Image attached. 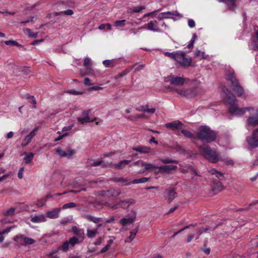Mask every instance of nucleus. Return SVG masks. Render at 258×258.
Segmentation results:
<instances>
[{"instance_id": "1", "label": "nucleus", "mask_w": 258, "mask_h": 258, "mask_svg": "<svg viewBox=\"0 0 258 258\" xmlns=\"http://www.w3.org/2000/svg\"><path fill=\"white\" fill-rule=\"evenodd\" d=\"M223 92V101L225 104L229 105V112L233 115H242L246 111H252L247 118V123L253 126H258V109L254 110L252 107L245 108L238 107V101L234 95L225 86L222 88Z\"/></svg>"}, {"instance_id": "2", "label": "nucleus", "mask_w": 258, "mask_h": 258, "mask_svg": "<svg viewBox=\"0 0 258 258\" xmlns=\"http://www.w3.org/2000/svg\"><path fill=\"white\" fill-rule=\"evenodd\" d=\"M217 135L214 131L212 130L208 126L205 125L199 128L197 136L203 141L211 143L215 141Z\"/></svg>"}, {"instance_id": "3", "label": "nucleus", "mask_w": 258, "mask_h": 258, "mask_svg": "<svg viewBox=\"0 0 258 258\" xmlns=\"http://www.w3.org/2000/svg\"><path fill=\"white\" fill-rule=\"evenodd\" d=\"M201 154L212 163H217L220 160L218 153L212 149L208 145H203L200 147Z\"/></svg>"}, {"instance_id": "4", "label": "nucleus", "mask_w": 258, "mask_h": 258, "mask_svg": "<svg viewBox=\"0 0 258 258\" xmlns=\"http://www.w3.org/2000/svg\"><path fill=\"white\" fill-rule=\"evenodd\" d=\"M227 80L230 81L231 87L238 96H241L244 94V90L240 85L238 80L233 72H229L226 74Z\"/></svg>"}, {"instance_id": "5", "label": "nucleus", "mask_w": 258, "mask_h": 258, "mask_svg": "<svg viewBox=\"0 0 258 258\" xmlns=\"http://www.w3.org/2000/svg\"><path fill=\"white\" fill-rule=\"evenodd\" d=\"M135 203L134 200L130 199L128 200H121L115 204H111L106 203L105 205L112 210H116L119 208L123 209H127L130 205L134 204Z\"/></svg>"}, {"instance_id": "6", "label": "nucleus", "mask_w": 258, "mask_h": 258, "mask_svg": "<svg viewBox=\"0 0 258 258\" xmlns=\"http://www.w3.org/2000/svg\"><path fill=\"white\" fill-rule=\"evenodd\" d=\"M175 60L181 66L184 67H189L191 63V58L186 57L184 52H176Z\"/></svg>"}, {"instance_id": "7", "label": "nucleus", "mask_w": 258, "mask_h": 258, "mask_svg": "<svg viewBox=\"0 0 258 258\" xmlns=\"http://www.w3.org/2000/svg\"><path fill=\"white\" fill-rule=\"evenodd\" d=\"M121 193L119 189H115L110 188L107 190H101L99 192V195L101 196L107 198L108 199L116 198Z\"/></svg>"}, {"instance_id": "8", "label": "nucleus", "mask_w": 258, "mask_h": 258, "mask_svg": "<svg viewBox=\"0 0 258 258\" xmlns=\"http://www.w3.org/2000/svg\"><path fill=\"white\" fill-rule=\"evenodd\" d=\"M79 242V239L76 237H73L71 238L69 240H67L63 243L60 247H58L57 249L58 250L62 249L64 252L68 251L69 246H74Z\"/></svg>"}, {"instance_id": "9", "label": "nucleus", "mask_w": 258, "mask_h": 258, "mask_svg": "<svg viewBox=\"0 0 258 258\" xmlns=\"http://www.w3.org/2000/svg\"><path fill=\"white\" fill-rule=\"evenodd\" d=\"M165 82H170L171 84L176 86H182L185 82L184 78L181 77H175L173 75H170L166 78Z\"/></svg>"}, {"instance_id": "10", "label": "nucleus", "mask_w": 258, "mask_h": 258, "mask_svg": "<svg viewBox=\"0 0 258 258\" xmlns=\"http://www.w3.org/2000/svg\"><path fill=\"white\" fill-rule=\"evenodd\" d=\"M91 112V110L88 109L83 111L80 117L77 118L78 121L81 123L83 124L84 123H89L94 121V119L91 118L89 114Z\"/></svg>"}, {"instance_id": "11", "label": "nucleus", "mask_w": 258, "mask_h": 258, "mask_svg": "<svg viewBox=\"0 0 258 258\" xmlns=\"http://www.w3.org/2000/svg\"><path fill=\"white\" fill-rule=\"evenodd\" d=\"M160 22L157 20L150 21L148 23L146 24L148 30L157 32H162V30L160 28L159 25Z\"/></svg>"}, {"instance_id": "12", "label": "nucleus", "mask_w": 258, "mask_h": 258, "mask_svg": "<svg viewBox=\"0 0 258 258\" xmlns=\"http://www.w3.org/2000/svg\"><path fill=\"white\" fill-rule=\"evenodd\" d=\"M177 167L173 165H163L161 166H158V171H156V173H161L162 174L171 173V171L177 169Z\"/></svg>"}, {"instance_id": "13", "label": "nucleus", "mask_w": 258, "mask_h": 258, "mask_svg": "<svg viewBox=\"0 0 258 258\" xmlns=\"http://www.w3.org/2000/svg\"><path fill=\"white\" fill-rule=\"evenodd\" d=\"M56 5L63 8H73L75 6V3L73 0H58L56 3Z\"/></svg>"}, {"instance_id": "14", "label": "nucleus", "mask_w": 258, "mask_h": 258, "mask_svg": "<svg viewBox=\"0 0 258 258\" xmlns=\"http://www.w3.org/2000/svg\"><path fill=\"white\" fill-rule=\"evenodd\" d=\"M165 127L171 128L173 131L180 130L183 126L182 123L178 120L165 124Z\"/></svg>"}, {"instance_id": "15", "label": "nucleus", "mask_w": 258, "mask_h": 258, "mask_svg": "<svg viewBox=\"0 0 258 258\" xmlns=\"http://www.w3.org/2000/svg\"><path fill=\"white\" fill-rule=\"evenodd\" d=\"M18 238H23L24 242L23 245H31L35 243V240L32 238L25 236L23 235H17L14 236L13 239L16 242H18Z\"/></svg>"}, {"instance_id": "16", "label": "nucleus", "mask_w": 258, "mask_h": 258, "mask_svg": "<svg viewBox=\"0 0 258 258\" xmlns=\"http://www.w3.org/2000/svg\"><path fill=\"white\" fill-rule=\"evenodd\" d=\"M165 199L167 200L168 203H170L177 195L175 191L171 187L167 189Z\"/></svg>"}, {"instance_id": "17", "label": "nucleus", "mask_w": 258, "mask_h": 258, "mask_svg": "<svg viewBox=\"0 0 258 258\" xmlns=\"http://www.w3.org/2000/svg\"><path fill=\"white\" fill-rule=\"evenodd\" d=\"M60 208H54L46 213L47 217L50 219H56L59 217Z\"/></svg>"}, {"instance_id": "18", "label": "nucleus", "mask_w": 258, "mask_h": 258, "mask_svg": "<svg viewBox=\"0 0 258 258\" xmlns=\"http://www.w3.org/2000/svg\"><path fill=\"white\" fill-rule=\"evenodd\" d=\"M246 141L250 147L254 148L258 147V139L254 136L247 137Z\"/></svg>"}, {"instance_id": "19", "label": "nucleus", "mask_w": 258, "mask_h": 258, "mask_svg": "<svg viewBox=\"0 0 258 258\" xmlns=\"http://www.w3.org/2000/svg\"><path fill=\"white\" fill-rule=\"evenodd\" d=\"M186 97L192 98L197 96L199 93V91L196 87H191L186 89Z\"/></svg>"}, {"instance_id": "20", "label": "nucleus", "mask_w": 258, "mask_h": 258, "mask_svg": "<svg viewBox=\"0 0 258 258\" xmlns=\"http://www.w3.org/2000/svg\"><path fill=\"white\" fill-rule=\"evenodd\" d=\"M46 221V217L43 214L35 215L34 216H32L31 218V221L34 223L44 222Z\"/></svg>"}, {"instance_id": "21", "label": "nucleus", "mask_w": 258, "mask_h": 258, "mask_svg": "<svg viewBox=\"0 0 258 258\" xmlns=\"http://www.w3.org/2000/svg\"><path fill=\"white\" fill-rule=\"evenodd\" d=\"M72 231L76 235L81 238L82 240L84 239L85 234L83 229L79 228L77 226H73L72 228Z\"/></svg>"}, {"instance_id": "22", "label": "nucleus", "mask_w": 258, "mask_h": 258, "mask_svg": "<svg viewBox=\"0 0 258 258\" xmlns=\"http://www.w3.org/2000/svg\"><path fill=\"white\" fill-rule=\"evenodd\" d=\"M136 218V214H134L131 217L128 218H123L120 220V223L123 226H125L127 224H130L132 223Z\"/></svg>"}, {"instance_id": "23", "label": "nucleus", "mask_w": 258, "mask_h": 258, "mask_svg": "<svg viewBox=\"0 0 258 258\" xmlns=\"http://www.w3.org/2000/svg\"><path fill=\"white\" fill-rule=\"evenodd\" d=\"M134 151L140 152V153H149L151 151V148L147 146H140L132 148Z\"/></svg>"}, {"instance_id": "24", "label": "nucleus", "mask_w": 258, "mask_h": 258, "mask_svg": "<svg viewBox=\"0 0 258 258\" xmlns=\"http://www.w3.org/2000/svg\"><path fill=\"white\" fill-rule=\"evenodd\" d=\"M131 162V160H123L120 161L118 163L113 164V167L116 169H122L126 165H128Z\"/></svg>"}, {"instance_id": "25", "label": "nucleus", "mask_w": 258, "mask_h": 258, "mask_svg": "<svg viewBox=\"0 0 258 258\" xmlns=\"http://www.w3.org/2000/svg\"><path fill=\"white\" fill-rule=\"evenodd\" d=\"M163 14H164L163 16H167V17H165V19H173L175 20V18L173 17V16H176L178 17L179 18H182V16L178 13L177 11L175 12H163Z\"/></svg>"}, {"instance_id": "26", "label": "nucleus", "mask_w": 258, "mask_h": 258, "mask_svg": "<svg viewBox=\"0 0 258 258\" xmlns=\"http://www.w3.org/2000/svg\"><path fill=\"white\" fill-rule=\"evenodd\" d=\"M137 64V63H135L134 64L130 66V67L126 68L125 70H124L121 73L118 74L115 77V80H117L118 78L122 77L126 75Z\"/></svg>"}, {"instance_id": "27", "label": "nucleus", "mask_w": 258, "mask_h": 258, "mask_svg": "<svg viewBox=\"0 0 258 258\" xmlns=\"http://www.w3.org/2000/svg\"><path fill=\"white\" fill-rule=\"evenodd\" d=\"M156 168L158 169V166H156L154 164L146 162L144 169L140 170L139 173H144L145 171L154 170Z\"/></svg>"}, {"instance_id": "28", "label": "nucleus", "mask_w": 258, "mask_h": 258, "mask_svg": "<svg viewBox=\"0 0 258 258\" xmlns=\"http://www.w3.org/2000/svg\"><path fill=\"white\" fill-rule=\"evenodd\" d=\"M33 133H30L29 135H28L24 139V140L23 141L21 146L22 147H26L27 145H28L31 141L32 139L34 137L33 136Z\"/></svg>"}, {"instance_id": "29", "label": "nucleus", "mask_w": 258, "mask_h": 258, "mask_svg": "<svg viewBox=\"0 0 258 258\" xmlns=\"http://www.w3.org/2000/svg\"><path fill=\"white\" fill-rule=\"evenodd\" d=\"M251 46L252 49L258 51V29L255 33V36L253 37Z\"/></svg>"}, {"instance_id": "30", "label": "nucleus", "mask_w": 258, "mask_h": 258, "mask_svg": "<svg viewBox=\"0 0 258 258\" xmlns=\"http://www.w3.org/2000/svg\"><path fill=\"white\" fill-rule=\"evenodd\" d=\"M219 2L224 3L226 4L229 9L234 8L235 6L236 0H218Z\"/></svg>"}, {"instance_id": "31", "label": "nucleus", "mask_w": 258, "mask_h": 258, "mask_svg": "<svg viewBox=\"0 0 258 258\" xmlns=\"http://www.w3.org/2000/svg\"><path fill=\"white\" fill-rule=\"evenodd\" d=\"M85 218L88 220H89L90 221H92L95 223H98L99 222H100L101 220V218L96 217H94V216H93L91 215H89V214L86 215L85 216Z\"/></svg>"}, {"instance_id": "32", "label": "nucleus", "mask_w": 258, "mask_h": 258, "mask_svg": "<svg viewBox=\"0 0 258 258\" xmlns=\"http://www.w3.org/2000/svg\"><path fill=\"white\" fill-rule=\"evenodd\" d=\"M15 211L16 209L12 207L7 210L4 211L3 212V215L7 217L13 216L15 214Z\"/></svg>"}, {"instance_id": "33", "label": "nucleus", "mask_w": 258, "mask_h": 258, "mask_svg": "<svg viewBox=\"0 0 258 258\" xmlns=\"http://www.w3.org/2000/svg\"><path fill=\"white\" fill-rule=\"evenodd\" d=\"M181 133L186 137L191 139H195L197 138V136H195L194 134H192L191 132L185 130H182L181 131Z\"/></svg>"}, {"instance_id": "34", "label": "nucleus", "mask_w": 258, "mask_h": 258, "mask_svg": "<svg viewBox=\"0 0 258 258\" xmlns=\"http://www.w3.org/2000/svg\"><path fill=\"white\" fill-rule=\"evenodd\" d=\"M145 7L142 6H138L134 7L129 9V12L131 13H139L143 9H145Z\"/></svg>"}, {"instance_id": "35", "label": "nucleus", "mask_w": 258, "mask_h": 258, "mask_svg": "<svg viewBox=\"0 0 258 258\" xmlns=\"http://www.w3.org/2000/svg\"><path fill=\"white\" fill-rule=\"evenodd\" d=\"M34 156V154L32 153H29L27 154L24 158V162L26 164L30 163L32 161Z\"/></svg>"}, {"instance_id": "36", "label": "nucleus", "mask_w": 258, "mask_h": 258, "mask_svg": "<svg viewBox=\"0 0 258 258\" xmlns=\"http://www.w3.org/2000/svg\"><path fill=\"white\" fill-rule=\"evenodd\" d=\"M149 180L148 177H142L140 179H136L131 181V183L133 184H138L141 183L146 182Z\"/></svg>"}, {"instance_id": "37", "label": "nucleus", "mask_w": 258, "mask_h": 258, "mask_svg": "<svg viewBox=\"0 0 258 258\" xmlns=\"http://www.w3.org/2000/svg\"><path fill=\"white\" fill-rule=\"evenodd\" d=\"M114 181L118 182H121L123 183L124 185H130L131 184V182H128L127 179L126 178H124L123 177H117L114 179Z\"/></svg>"}, {"instance_id": "38", "label": "nucleus", "mask_w": 258, "mask_h": 258, "mask_svg": "<svg viewBox=\"0 0 258 258\" xmlns=\"http://www.w3.org/2000/svg\"><path fill=\"white\" fill-rule=\"evenodd\" d=\"M161 162L164 164H168V163H175L177 164L178 163V161L175 160H173L170 158H165V159H161L160 160Z\"/></svg>"}, {"instance_id": "39", "label": "nucleus", "mask_w": 258, "mask_h": 258, "mask_svg": "<svg viewBox=\"0 0 258 258\" xmlns=\"http://www.w3.org/2000/svg\"><path fill=\"white\" fill-rule=\"evenodd\" d=\"M195 55L196 56H201L203 59H206L208 58V55L205 54L204 52H202L200 50H197L195 52Z\"/></svg>"}, {"instance_id": "40", "label": "nucleus", "mask_w": 258, "mask_h": 258, "mask_svg": "<svg viewBox=\"0 0 258 258\" xmlns=\"http://www.w3.org/2000/svg\"><path fill=\"white\" fill-rule=\"evenodd\" d=\"M97 233V230H93L91 229H87V235L89 238L94 237Z\"/></svg>"}, {"instance_id": "41", "label": "nucleus", "mask_w": 258, "mask_h": 258, "mask_svg": "<svg viewBox=\"0 0 258 258\" xmlns=\"http://www.w3.org/2000/svg\"><path fill=\"white\" fill-rule=\"evenodd\" d=\"M76 206H77V204L76 203H75L74 202H70V203L64 204L62 206V208L63 209L73 208L76 207Z\"/></svg>"}, {"instance_id": "42", "label": "nucleus", "mask_w": 258, "mask_h": 258, "mask_svg": "<svg viewBox=\"0 0 258 258\" xmlns=\"http://www.w3.org/2000/svg\"><path fill=\"white\" fill-rule=\"evenodd\" d=\"M56 152L61 157H65L67 156V152L65 151L60 149V148H56L55 149Z\"/></svg>"}, {"instance_id": "43", "label": "nucleus", "mask_w": 258, "mask_h": 258, "mask_svg": "<svg viewBox=\"0 0 258 258\" xmlns=\"http://www.w3.org/2000/svg\"><path fill=\"white\" fill-rule=\"evenodd\" d=\"M174 91L181 96L186 97V89H176Z\"/></svg>"}, {"instance_id": "44", "label": "nucleus", "mask_w": 258, "mask_h": 258, "mask_svg": "<svg viewBox=\"0 0 258 258\" xmlns=\"http://www.w3.org/2000/svg\"><path fill=\"white\" fill-rule=\"evenodd\" d=\"M25 32L28 33L30 37L36 38L38 36V32H32L31 29L29 28H26L25 29Z\"/></svg>"}, {"instance_id": "45", "label": "nucleus", "mask_w": 258, "mask_h": 258, "mask_svg": "<svg viewBox=\"0 0 258 258\" xmlns=\"http://www.w3.org/2000/svg\"><path fill=\"white\" fill-rule=\"evenodd\" d=\"M5 43L7 45L11 46H18L19 43L16 41L14 40H7L5 42Z\"/></svg>"}, {"instance_id": "46", "label": "nucleus", "mask_w": 258, "mask_h": 258, "mask_svg": "<svg viewBox=\"0 0 258 258\" xmlns=\"http://www.w3.org/2000/svg\"><path fill=\"white\" fill-rule=\"evenodd\" d=\"M219 161H221L223 162H224L226 165H233V161L231 160H229L227 158H222L220 157Z\"/></svg>"}, {"instance_id": "47", "label": "nucleus", "mask_w": 258, "mask_h": 258, "mask_svg": "<svg viewBox=\"0 0 258 258\" xmlns=\"http://www.w3.org/2000/svg\"><path fill=\"white\" fill-rule=\"evenodd\" d=\"M46 202V199H41L40 200H38L37 202L36 203V205L38 207H42Z\"/></svg>"}, {"instance_id": "48", "label": "nucleus", "mask_w": 258, "mask_h": 258, "mask_svg": "<svg viewBox=\"0 0 258 258\" xmlns=\"http://www.w3.org/2000/svg\"><path fill=\"white\" fill-rule=\"evenodd\" d=\"M164 54L166 56H168L174 59H175L176 55V52H165Z\"/></svg>"}, {"instance_id": "49", "label": "nucleus", "mask_w": 258, "mask_h": 258, "mask_svg": "<svg viewBox=\"0 0 258 258\" xmlns=\"http://www.w3.org/2000/svg\"><path fill=\"white\" fill-rule=\"evenodd\" d=\"M137 64L134 67L135 72H139L142 70L145 67V64H139L137 63Z\"/></svg>"}, {"instance_id": "50", "label": "nucleus", "mask_w": 258, "mask_h": 258, "mask_svg": "<svg viewBox=\"0 0 258 258\" xmlns=\"http://www.w3.org/2000/svg\"><path fill=\"white\" fill-rule=\"evenodd\" d=\"M58 250L57 249L56 250H53L49 253L47 254V255L50 257V258H59L58 256L55 255Z\"/></svg>"}, {"instance_id": "51", "label": "nucleus", "mask_w": 258, "mask_h": 258, "mask_svg": "<svg viewBox=\"0 0 258 258\" xmlns=\"http://www.w3.org/2000/svg\"><path fill=\"white\" fill-rule=\"evenodd\" d=\"M208 229H209L208 228H202L199 229L198 231V236L196 237V239H198L202 233L206 232Z\"/></svg>"}, {"instance_id": "52", "label": "nucleus", "mask_w": 258, "mask_h": 258, "mask_svg": "<svg viewBox=\"0 0 258 258\" xmlns=\"http://www.w3.org/2000/svg\"><path fill=\"white\" fill-rule=\"evenodd\" d=\"M68 93L70 94L74 95H77L83 94L84 92L82 91H77L75 90H69L68 91Z\"/></svg>"}, {"instance_id": "53", "label": "nucleus", "mask_w": 258, "mask_h": 258, "mask_svg": "<svg viewBox=\"0 0 258 258\" xmlns=\"http://www.w3.org/2000/svg\"><path fill=\"white\" fill-rule=\"evenodd\" d=\"M125 20L116 21L114 22V26H123L125 25Z\"/></svg>"}, {"instance_id": "54", "label": "nucleus", "mask_w": 258, "mask_h": 258, "mask_svg": "<svg viewBox=\"0 0 258 258\" xmlns=\"http://www.w3.org/2000/svg\"><path fill=\"white\" fill-rule=\"evenodd\" d=\"M91 64V60L89 57H86L84 60V66L85 67L90 66Z\"/></svg>"}, {"instance_id": "55", "label": "nucleus", "mask_w": 258, "mask_h": 258, "mask_svg": "<svg viewBox=\"0 0 258 258\" xmlns=\"http://www.w3.org/2000/svg\"><path fill=\"white\" fill-rule=\"evenodd\" d=\"M61 13H63L67 16H71L74 14V11L72 10L69 9L63 11H61Z\"/></svg>"}, {"instance_id": "56", "label": "nucleus", "mask_w": 258, "mask_h": 258, "mask_svg": "<svg viewBox=\"0 0 258 258\" xmlns=\"http://www.w3.org/2000/svg\"><path fill=\"white\" fill-rule=\"evenodd\" d=\"M15 226L10 227L2 231H0V235H3V234H8L9 232H10L11 229H12Z\"/></svg>"}, {"instance_id": "57", "label": "nucleus", "mask_w": 258, "mask_h": 258, "mask_svg": "<svg viewBox=\"0 0 258 258\" xmlns=\"http://www.w3.org/2000/svg\"><path fill=\"white\" fill-rule=\"evenodd\" d=\"M30 100L29 101L30 103L33 104V108H36V100L34 96H29Z\"/></svg>"}, {"instance_id": "58", "label": "nucleus", "mask_w": 258, "mask_h": 258, "mask_svg": "<svg viewBox=\"0 0 258 258\" xmlns=\"http://www.w3.org/2000/svg\"><path fill=\"white\" fill-rule=\"evenodd\" d=\"M102 89V88L100 86H94L91 87H90L88 89V91H92L93 90L98 91V90H101Z\"/></svg>"}, {"instance_id": "59", "label": "nucleus", "mask_w": 258, "mask_h": 258, "mask_svg": "<svg viewBox=\"0 0 258 258\" xmlns=\"http://www.w3.org/2000/svg\"><path fill=\"white\" fill-rule=\"evenodd\" d=\"M24 171V168L21 167L19 169L18 173V177L20 179H22L23 177V172Z\"/></svg>"}, {"instance_id": "60", "label": "nucleus", "mask_w": 258, "mask_h": 258, "mask_svg": "<svg viewBox=\"0 0 258 258\" xmlns=\"http://www.w3.org/2000/svg\"><path fill=\"white\" fill-rule=\"evenodd\" d=\"M102 160H98V161H93L92 163L90 164V166L92 167L97 166L101 165L102 164Z\"/></svg>"}, {"instance_id": "61", "label": "nucleus", "mask_w": 258, "mask_h": 258, "mask_svg": "<svg viewBox=\"0 0 258 258\" xmlns=\"http://www.w3.org/2000/svg\"><path fill=\"white\" fill-rule=\"evenodd\" d=\"M112 60L109 59H106L103 61V64L105 67H109L110 64H111L112 63Z\"/></svg>"}, {"instance_id": "62", "label": "nucleus", "mask_w": 258, "mask_h": 258, "mask_svg": "<svg viewBox=\"0 0 258 258\" xmlns=\"http://www.w3.org/2000/svg\"><path fill=\"white\" fill-rule=\"evenodd\" d=\"M135 236L132 234H130V236H128L124 240L125 243L131 242L134 238Z\"/></svg>"}, {"instance_id": "63", "label": "nucleus", "mask_w": 258, "mask_h": 258, "mask_svg": "<svg viewBox=\"0 0 258 258\" xmlns=\"http://www.w3.org/2000/svg\"><path fill=\"white\" fill-rule=\"evenodd\" d=\"M188 26L192 28L195 27V22L192 19H188Z\"/></svg>"}, {"instance_id": "64", "label": "nucleus", "mask_w": 258, "mask_h": 258, "mask_svg": "<svg viewBox=\"0 0 258 258\" xmlns=\"http://www.w3.org/2000/svg\"><path fill=\"white\" fill-rule=\"evenodd\" d=\"M195 237V234L194 233H189L188 234L187 238L186 240L187 242H190L192 239Z\"/></svg>"}]
</instances>
